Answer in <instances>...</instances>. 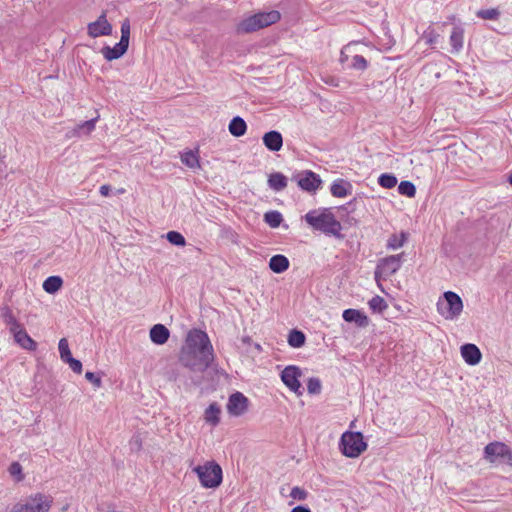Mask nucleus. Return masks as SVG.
Returning a JSON list of instances; mask_svg holds the SVG:
<instances>
[{"label":"nucleus","mask_w":512,"mask_h":512,"mask_svg":"<svg viewBox=\"0 0 512 512\" xmlns=\"http://www.w3.org/2000/svg\"><path fill=\"white\" fill-rule=\"evenodd\" d=\"M304 220L313 230L337 239L343 238L341 234L342 225L330 208L313 209L305 214Z\"/></svg>","instance_id":"1"},{"label":"nucleus","mask_w":512,"mask_h":512,"mask_svg":"<svg viewBox=\"0 0 512 512\" xmlns=\"http://www.w3.org/2000/svg\"><path fill=\"white\" fill-rule=\"evenodd\" d=\"M180 363L193 372L206 371L214 361V353H199L191 349H181Z\"/></svg>","instance_id":"2"},{"label":"nucleus","mask_w":512,"mask_h":512,"mask_svg":"<svg viewBox=\"0 0 512 512\" xmlns=\"http://www.w3.org/2000/svg\"><path fill=\"white\" fill-rule=\"evenodd\" d=\"M204 488H217L221 485L223 472L221 466L215 461H208L192 469Z\"/></svg>","instance_id":"3"},{"label":"nucleus","mask_w":512,"mask_h":512,"mask_svg":"<svg viewBox=\"0 0 512 512\" xmlns=\"http://www.w3.org/2000/svg\"><path fill=\"white\" fill-rule=\"evenodd\" d=\"M339 449L344 456L356 458L367 449V443L361 432L346 431L341 435Z\"/></svg>","instance_id":"4"},{"label":"nucleus","mask_w":512,"mask_h":512,"mask_svg":"<svg viewBox=\"0 0 512 512\" xmlns=\"http://www.w3.org/2000/svg\"><path fill=\"white\" fill-rule=\"evenodd\" d=\"M52 503L51 496L38 492L16 503L11 512H48Z\"/></svg>","instance_id":"5"},{"label":"nucleus","mask_w":512,"mask_h":512,"mask_svg":"<svg viewBox=\"0 0 512 512\" xmlns=\"http://www.w3.org/2000/svg\"><path fill=\"white\" fill-rule=\"evenodd\" d=\"M444 301H439L437 303L438 312L445 319H455L457 318L463 311V302L461 297L453 292L446 291L443 294Z\"/></svg>","instance_id":"6"},{"label":"nucleus","mask_w":512,"mask_h":512,"mask_svg":"<svg viewBox=\"0 0 512 512\" xmlns=\"http://www.w3.org/2000/svg\"><path fill=\"white\" fill-rule=\"evenodd\" d=\"M484 458L490 463H505L512 466V449L503 442H491L484 448Z\"/></svg>","instance_id":"7"},{"label":"nucleus","mask_w":512,"mask_h":512,"mask_svg":"<svg viewBox=\"0 0 512 512\" xmlns=\"http://www.w3.org/2000/svg\"><path fill=\"white\" fill-rule=\"evenodd\" d=\"M182 349H191L199 353H214L207 333L200 329H192L188 332L185 346Z\"/></svg>","instance_id":"8"},{"label":"nucleus","mask_w":512,"mask_h":512,"mask_svg":"<svg viewBox=\"0 0 512 512\" xmlns=\"http://www.w3.org/2000/svg\"><path fill=\"white\" fill-rule=\"evenodd\" d=\"M292 180L297 182L301 190L308 193H315L323 183L320 176L311 170H303L293 175Z\"/></svg>","instance_id":"9"},{"label":"nucleus","mask_w":512,"mask_h":512,"mask_svg":"<svg viewBox=\"0 0 512 512\" xmlns=\"http://www.w3.org/2000/svg\"><path fill=\"white\" fill-rule=\"evenodd\" d=\"M301 370L295 365H289L281 372L282 382L294 393L302 395L303 389L299 381Z\"/></svg>","instance_id":"10"},{"label":"nucleus","mask_w":512,"mask_h":512,"mask_svg":"<svg viewBox=\"0 0 512 512\" xmlns=\"http://www.w3.org/2000/svg\"><path fill=\"white\" fill-rule=\"evenodd\" d=\"M402 257L403 254H397L381 259L375 270V278L377 279L379 273L385 276H391L396 273L401 267Z\"/></svg>","instance_id":"11"},{"label":"nucleus","mask_w":512,"mask_h":512,"mask_svg":"<svg viewBox=\"0 0 512 512\" xmlns=\"http://www.w3.org/2000/svg\"><path fill=\"white\" fill-rule=\"evenodd\" d=\"M87 29L88 35L93 38L110 35L112 26L106 19V12H102L96 21L89 23Z\"/></svg>","instance_id":"12"},{"label":"nucleus","mask_w":512,"mask_h":512,"mask_svg":"<svg viewBox=\"0 0 512 512\" xmlns=\"http://www.w3.org/2000/svg\"><path fill=\"white\" fill-rule=\"evenodd\" d=\"M248 408V398L241 392H235L230 395L227 403L228 413L232 416H240L246 412Z\"/></svg>","instance_id":"13"},{"label":"nucleus","mask_w":512,"mask_h":512,"mask_svg":"<svg viewBox=\"0 0 512 512\" xmlns=\"http://www.w3.org/2000/svg\"><path fill=\"white\" fill-rule=\"evenodd\" d=\"M461 355L464 361L471 366L477 365L482 359V353L480 349L472 343H466L461 346Z\"/></svg>","instance_id":"14"},{"label":"nucleus","mask_w":512,"mask_h":512,"mask_svg":"<svg viewBox=\"0 0 512 512\" xmlns=\"http://www.w3.org/2000/svg\"><path fill=\"white\" fill-rule=\"evenodd\" d=\"M10 332L13 334L15 342L22 348L31 351L37 348V343L28 335L26 330L21 325Z\"/></svg>","instance_id":"15"},{"label":"nucleus","mask_w":512,"mask_h":512,"mask_svg":"<svg viewBox=\"0 0 512 512\" xmlns=\"http://www.w3.org/2000/svg\"><path fill=\"white\" fill-rule=\"evenodd\" d=\"M343 319L349 323H355L358 327L365 328L369 325L368 316L357 309L349 308L343 311Z\"/></svg>","instance_id":"16"},{"label":"nucleus","mask_w":512,"mask_h":512,"mask_svg":"<svg viewBox=\"0 0 512 512\" xmlns=\"http://www.w3.org/2000/svg\"><path fill=\"white\" fill-rule=\"evenodd\" d=\"M263 144L271 152H278L283 146V137L279 131L271 130L266 132L263 137Z\"/></svg>","instance_id":"17"},{"label":"nucleus","mask_w":512,"mask_h":512,"mask_svg":"<svg viewBox=\"0 0 512 512\" xmlns=\"http://www.w3.org/2000/svg\"><path fill=\"white\" fill-rule=\"evenodd\" d=\"M253 17L260 30L278 22L281 18V14L277 10H271L269 12L256 13Z\"/></svg>","instance_id":"18"},{"label":"nucleus","mask_w":512,"mask_h":512,"mask_svg":"<svg viewBox=\"0 0 512 512\" xmlns=\"http://www.w3.org/2000/svg\"><path fill=\"white\" fill-rule=\"evenodd\" d=\"M253 17L260 30L278 22L281 18V14L277 10H271L269 12L256 13Z\"/></svg>","instance_id":"19"},{"label":"nucleus","mask_w":512,"mask_h":512,"mask_svg":"<svg viewBox=\"0 0 512 512\" xmlns=\"http://www.w3.org/2000/svg\"><path fill=\"white\" fill-rule=\"evenodd\" d=\"M129 44L119 41L113 47L104 46L101 50L104 58L108 61H112L122 57L128 50Z\"/></svg>","instance_id":"20"},{"label":"nucleus","mask_w":512,"mask_h":512,"mask_svg":"<svg viewBox=\"0 0 512 512\" xmlns=\"http://www.w3.org/2000/svg\"><path fill=\"white\" fill-rule=\"evenodd\" d=\"M330 192L334 197L343 198L352 193V184L342 178L333 181L330 187Z\"/></svg>","instance_id":"21"},{"label":"nucleus","mask_w":512,"mask_h":512,"mask_svg":"<svg viewBox=\"0 0 512 512\" xmlns=\"http://www.w3.org/2000/svg\"><path fill=\"white\" fill-rule=\"evenodd\" d=\"M170 336V331L163 324H155L150 329V339L154 344L163 345L165 344Z\"/></svg>","instance_id":"22"},{"label":"nucleus","mask_w":512,"mask_h":512,"mask_svg":"<svg viewBox=\"0 0 512 512\" xmlns=\"http://www.w3.org/2000/svg\"><path fill=\"white\" fill-rule=\"evenodd\" d=\"M267 184L275 192L284 190L288 185V178L281 172H273L268 176Z\"/></svg>","instance_id":"23"},{"label":"nucleus","mask_w":512,"mask_h":512,"mask_svg":"<svg viewBox=\"0 0 512 512\" xmlns=\"http://www.w3.org/2000/svg\"><path fill=\"white\" fill-rule=\"evenodd\" d=\"M289 260L282 254L274 255L269 260V268L277 274L285 272L289 268Z\"/></svg>","instance_id":"24"},{"label":"nucleus","mask_w":512,"mask_h":512,"mask_svg":"<svg viewBox=\"0 0 512 512\" xmlns=\"http://www.w3.org/2000/svg\"><path fill=\"white\" fill-rule=\"evenodd\" d=\"M220 414V406L216 402H213L206 408L204 412V419L206 423L211 424L212 426H217L220 423Z\"/></svg>","instance_id":"25"},{"label":"nucleus","mask_w":512,"mask_h":512,"mask_svg":"<svg viewBox=\"0 0 512 512\" xmlns=\"http://www.w3.org/2000/svg\"><path fill=\"white\" fill-rule=\"evenodd\" d=\"M464 29L460 26H455L450 35V44L452 52L458 53L463 48Z\"/></svg>","instance_id":"26"},{"label":"nucleus","mask_w":512,"mask_h":512,"mask_svg":"<svg viewBox=\"0 0 512 512\" xmlns=\"http://www.w3.org/2000/svg\"><path fill=\"white\" fill-rule=\"evenodd\" d=\"M229 132L235 137H241L246 133L247 124L240 116H235L229 123Z\"/></svg>","instance_id":"27"},{"label":"nucleus","mask_w":512,"mask_h":512,"mask_svg":"<svg viewBox=\"0 0 512 512\" xmlns=\"http://www.w3.org/2000/svg\"><path fill=\"white\" fill-rule=\"evenodd\" d=\"M259 30L258 25L253 17V15L243 19L236 26V32L238 34H249Z\"/></svg>","instance_id":"28"},{"label":"nucleus","mask_w":512,"mask_h":512,"mask_svg":"<svg viewBox=\"0 0 512 512\" xmlns=\"http://www.w3.org/2000/svg\"><path fill=\"white\" fill-rule=\"evenodd\" d=\"M63 279L60 276H49L43 282V289L49 294H54L61 289Z\"/></svg>","instance_id":"29"},{"label":"nucleus","mask_w":512,"mask_h":512,"mask_svg":"<svg viewBox=\"0 0 512 512\" xmlns=\"http://www.w3.org/2000/svg\"><path fill=\"white\" fill-rule=\"evenodd\" d=\"M0 317L4 323L9 326V331L15 330L19 325H21L8 306H4L0 309Z\"/></svg>","instance_id":"30"},{"label":"nucleus","mask_w":512,"mask_h":512,"mask_svg":"<svg viewBox=\"0 0 512 512\" xmlns=\"http://www.w3.org/2000/svg\"><path fill=\"white\" fill-rule=\"evenodd\" d=\"M305 341H306V336L302 331H300L298 329H293L289 332L288 344L291 347L300 348V347L304 346Z\"/></svg>","instance_id":"31"},{"label":"nucleus","mask_w":512,"mask_h":512,"mask_svg":"<svg viewBox=\"0 0 512 512\" xmlns=\"http://www.w3.org/2000/svg\"><path fill=\"white\" fill-rule=\"evenodd\" d=\"M283 221V216L279 211L271 210L264 214V222L271 228H278Z\"/></svg>","instance_id":"32"},{"label":"nucleus","mask_w":512,"mask_h":512,"mask_svg":"<svg viewBox=\"0 0 512 512\" xmlns=\"http://www.w3.org/2000/svg\"><path fill=\"white\" fill-rule=\"evenodd\" d=\"M369 308L374 313H382L388 308V305L383 297L376 295L372 297L368 302Z\"/></svg>","instance_id":"33"},{"label":"nucleus","mask_w":512,"mask_h":512,"mask_svg":"<svg viewBox=\"0 0 512 512\" xmlns=\"http://www.w3.org/2000/svg\"><path fill=\"white\" fill-rule=\"evenodd\" d=\"M406 240H407V233H405L403 231L399 235L392 234L387 241V247L389 249H394V250L398 249L404 245Z\"/></svg>","instance_id":"34"},{"label":"nucleus","mask_w":512,"mask_h":512,"mask_svg":"<svg viewBox=\"0 0 512 512\" xmlns=\"http://www.w3.org/2000/svg\"><path fill=\"white\" fill-rule=\"evenodd\" d=\"M397 181V177L392 173H383L378 177V184L385 189L394 188Z\"/></svg>","instance_id":"35"},{"label":"nucleus","mask_w":512,"mask_h":512,"mask_svg":"<svg viewBox=\"0 0 512 512\" xmlns=\"http://www.w3.org/2000/svg\"><path fill=\"white\" fill-rule=\"evenodd\" d=\"M399 194L406 197H414L416 194V187L411 181H401L398 185Z\"/></svg>","instance_id":"36"},{"label":"nucleus","mask_w":512,"mask_h":512,"mask_svg":"<svg viewBox=\"0 0 512 512\" xmlns=\"http://www.w3.org/2000/svg\"><path fill=\"white\" fill-rule=\"evenodd\" d=\"M181 161L189 168L199 167V158L193 151H187L181 155Z\"/></svg>","instance_id":"37"},{"label":"nucleus","mask_w":512,"mask_h":512,"mask_svg":"<svg viewBox=\"0 0 512 512\" xmlns=\"http://www.w3.org/2000/svg\"><path fill=\"white\" fill-rule=\"evenodd\" d=\"M348 67L358 71H365L368 68V61L363 56L356 54L352 57Z\"/></svg>","instance_id":"38"},{"label":"nucleus","mask_w":512,"mask_h":512,"mask_svg":"<svg viewBox=\"0 0 512 512\" xmlns=\"http://www.w3.org/2000/svg\"><path fill=\"white\" fill-rule=\"evenodd\" d=\"M476 16L484 20H497L500 17V11L496 8L481 9L476 12Z\"/></svg>","instance_id":"39"},{"label":"nucleus","mask_w":512,"mask_h":512,"mask_svg":"<svg viewBox=\"0 0 512 512\" xmlns=\"http://www.w3.org/2000/svg\"><path fill=\"white\" fill-rule=\"evenodd\" d=\"M166 239L175 246H184L186 244L185 237L178 231H169L166 234Z\"/></svg>","instance_id":"40"},{"label":"nucleus","mask_w":512,"mask_h":512,"mask_svg":"<svg viewBox=\"0 0 512 512\" xmlns=\"http://www.w3.org/2000/svg\"><path fill=\"white\" fill-rule=\"evenodd\" d=\"M98 119V116L87 120L77 126V133L80 134H89L95 129V124Z\"/></svg>","instance_id":"41"},{"label":"nucleus","mask_w":512,"mask_h":512,"mask_svg":"<svg viewBox=\"0 0 512 512\" xmlns=\"http://www.w3.org/2000/svg\"><path fill=\"white\" fill-rule=\"evenodd\" d=\"M8 471L17 482H20L24 479L22 466L19 462H12L8 468Z\"/></svg>","instance_id":"42"},{"label":"nucleus","mask_w":512,"mask_h":512,"mask_svg":"<svg viewBox=\"0 0 512 512\" xmlns=\"http://www.w3.org/2000/svg\"><path fill=\"white\" fill-rule=\"evenodd\" d=\"M321 381L317 377H311L307 382V391L309 394H319L321 392Z\"/></svg>","instance_id":"43"},{"label":"nucleus","mask_w":512,"mask_h":512,"mask_svg":"<svg viewBox=\"0 0 512 512\" xmlns=\"http://www.w3.org/2000/svg\"><path fill=\"white\" fill-rule=\"evenodd\" d=\"M60 358L64 362L67 358L71 357V351L66 338H61L58 344Z\"/></svg>","instance_id":"44"},{"label":"nucleus","mask_w":512,"mask_h":512,"mask_svg":"<svg viewBox=\"0 0 512 512\" xmlns=\"http://www.w3.org/2000/svg\"><path fill=\"white\" fill-rule=\"evenodd\" d=\"M308 495H309V493L305 489H303L299 486L293 487L290 491V497L297 501L306 500Z\"/></svg>","instance_id":"45"},{"label":"nucleus","mask_w":512,"mask_h":512,"mask_svg":"<svg viewBox=\"0 0 512 512\" xmlns=\"http://www.w3.org/2000/svg\"><path fill=\"white\" fill-rule=\"evenodd\" d=\"M130 39V22L125 19L121 24V38L120 41L129 44Z\"/></svg>","instance_id":"46"},{"label":"nucleus","mask_w":512,"mask_h":512,"mask_svg":"<svg viewBox=\"0 0 512 512\" xmlns=\"http://www.w3.org/2000/svg\"><path fill=\"white\" fill-rule=\"evenodd\" d=\"M64 363H67L71 370L75 373L82 372V363L78 359H75L73 356L67 358Z\"/></svg>","instance_id":"47"},{"label":"nucleus","mask_w":512,"mask_h":512,"mask_svg":"<svg viewBox=\"0 0 512 512\" xmlns=\"http://www.w3.org/2000/svg\"><path fill=\"white\" fill-rule=\"evenodd\" d=\"M85 378L91 382L96 388H100L102 386V379L99 374L94 372L87 371L85 374Z\"/></svg>","instance_id":"48"},{"label":"nucleus","mask_w":512,"mask_h":512,"mask_svg":"<svg viewBox=\"0 0 512 512\" xmlns=\"http://www.w3.org/2000/svg\"><path fill=\"white\" fill-rule=\"evenodd\" d=\"M423 38L426 40L427 44L433 45L437 42L439 34L432 29H428L423 33Z\"/></svg>","instance_id":"49"},{"label":"nucleus","mask_w":512,"mask_h":512,"mask_svg":"<svg viewBox=\"0 0 512 512\" xmlns=\"http://www.w3.org/2000/svg\"><path fill=\"white\" fill-rule=\"evenodd\" d=\"M222 236L229 239L234 244L238 242V234L231 227H224L222 229Z\"/></svg>","instance_id":"50"},{"label":"nucleus","mask_w":512,"mask_h":512,"mask_svg":"<svg viewBox=\"0 0 512 512\" xmlns=\"http://www.w3.org/2000/svg\"><path fill=\"white\" fill-rule=\"evenodd\" d=\"M356 43H349L348 45L344 46L340 52V58H339V61L340 63L344 64L345 62L348 61L349 59V53H350V49L353 45H355Z\"/></svg>","instance_id":"51"},{"label":"nucleus","mask_w":512,"mask_h":512,"mask_svg":"<svg viewBox=\"0 0 512 512\" xmlns=\"http://www.w3.org/2000/svg\"><path fill=\"white\" fill-rule=\"evenodd\" d=\"M142 448V440L139 435H134L130 440V449L132 451H139Z\"/></svg>","instance_id":"52"},{"label":"nucleus","mask_w":512,"mask_h":512,"mask_svg":"<svg viewBox=\"0 0 512 512\" xmlns=\"http://www.w3.org/2000/svg\"><path fill=\"white\" fill-rule=\"evenodd\" d=\"M290 512H311V509L308 506L298 505L292 508Z\"/></svg>","instance_id":"53"},{"label":"nucleus","mask_w":512,"mask_h":512,"mask_svg":"<svg viewBox=\"0 0 512 512\" xmlns=\"http://www.w3.org/2000/svg\"><path fill=\"white\" fill-rule=\"evenodd\" d=\"M110 191H111V187H110L109 185H106V184H105V185H102V186L100 187V190H99L100 194H101L102 196H105V197H106V196H108V195L110 194Z\"/></svg>","instance_id":"54"},{"label":"nucleus","mask_w":512,"mask_h":512,"mask_svg":"<svg viewBox=\"0 0 512 512\" xmlns=\"http://www.w3.org/2000/svg\"><path fill=\"white\" fill-rule=\"evenodd\" d=\"M242 342L245 343V344H250L251 342V337L250 336H244L242 338Z\"/></svg>","instance_id":"55"},{"label":"nucleus","mask_w":512,"mask_h":512,"mask_svg":"<svg viewBox=\"0 0 512 512\" xmlns=\"http://www.w3.org/2000/svg\"><path fill=\"white\" fill-rule=\"evenodd\" d=\"M256 349L261 350V346L259 344H255Z\"/></svg>","instance_id":"56"},{"label":"nucleus","mask_w":512,"mask_h":512,"mask_svg":"<svg viewBox=\"0 0 512 512\" xmlns=\"http://www.w3.org/2000/svg\"><path fill=\"white\" fill-rule=\"evenodd\" d=\"M509 182H510V184L512 185V174H511V175H510V177H509Z\"/></svg>","instance_id":"57"}]
</instances>
